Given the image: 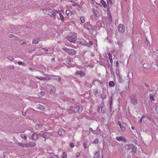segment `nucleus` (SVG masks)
I'll return each mask as SVG.
<instances>
[{
    "instance_id": "29",
    "label": "nucleus",
    "mask_w": 158,
    "mask_h": 158,
    "mask_svg": "<svg viewBox=\"0 0 158 158\" xmlns=\"http://www.w3.org/2000/svg\"><path fill=\"white\" fill-rule=\"evenodd\" d=\"M81 20V22L82 23H84L85 21V18L84 16H82L80 18Z\"/></svg>"
},
{
    "instance_id": "53",
    "label": "nucleus",
    "mask_w": 158,
    "mask_h": 158,
    "mask_svg": "<svg viewBox=\"0 0 158 158\" xmlns=\"http://www.w3.org/2000/svg\"><path fill=\"white\" fill-rule=\"evenodd\" d=\"M110 61L111 63V64H112V62H113L112 58V57H111V58H110Z\"/></svg>"
},
{
    "instance_id": "9",
    "label": "nucleus",
    "mask_w": 158,
    "mask_h": 158,
    "mask_svg": "<svg viewBox=\"0 0 158 158\" xmlns=\"http://www.w3.org/2000/svg\"><path fill=\"white\" fill-rule=\"evenodd\" d=\"M43 125L40 124H37L35 126V129L38 131H41L43 129Z\"/></svg>"
},
{
    "instance_id": "61",
    "label": "nucleus",
    "mask_w": 158,
    "mask_h": 158,
    "mask_svg": "<svg viewBox=\"0 0 158 158\" xmlns=\"http://www.w3.org/2000/svg\"><path fill=\"white\" fill-rule=\"evenodd\" d=\"M22 114L24 116H25L26 115V112H22Z\"/></svg>"
},
{
    "instance_id": "34",
    "label": "nucleus",
    "mask_w": 158,
    "mask_h": 158,
    "mask_svg": "<svg viewBox=\"0 0 158 158\" xmlns=\"http://www.w3.org/2000/svg\"><path fill=\"white\" fill-rule=\"evenodd\" d=\"M144 117H143V116L141 118H140V119L139 120V121L138 122V123L139 124H141L142 123V120H143V119L144 118Z\"/></svg>"
},
{
    "instance_id": "31",
    "label": "nucleus",
    "mask_w": 158,
    "mask_h": 158,
    "mask_svg": "<svg viewBox=\"0 0 158 158\" xmlns=\"http://www.w3.org/2000/svg\"><path fill=\"white\" fill-rule=\"evenodd\" d=\"M66 154V152H64L62 155V158H67Z\"/></svg>"
},
{
    "instance_id": "12",
    "label": "nucleus",
    "mask_w": 158,
    "mask_h": 158,
    "mask_svg": "<svg viewBox=\"0 0 158 158\" xmlns=\"http://www.w3.org/2000/svg\"><path fill=\"white\" fill-rule=\"evenodd\" d=\"M133 148H134V146L133 144H126L125 146V148L127 150L131 149Z\"/></svg>"
},
{
    "instance_id": "23",
    "label": "nucleus",
    "mask_w": 158,
    "mask_h": 158,
    "mask_svg": "<svg viewBox=\"0 0 158 158\" xmlns=\"http://www.w3.org/2000/svg\"><path fill=\"white\" fill-rule=\"evenodd\" d=\"M109 85L110 87H113L114 85V83L113 81H110L109 83Z\"/></svg>"
},
{
    "instance_id": "40",
    "label": "nucleus",
    "mask_w": 158,
    "mask_h": 158,
    "mask_svg": "<svg viewBox=\"0 0 158 158\" xmlns=\"http://www.w3.org/2000/svg\"><path fill=\"white\" fill-rule=\"evenodd\" d=\"M94 94L95 95H97L98 93V90L97 89H95L94 90Z\"/></svg>"
},
{
    "instance_id": "36",
    "label": "nucleus",
    "mask_w": 158,
    "mask_h": 158,
    "mask_svg": "<svg viewBox=\"0 0 158 158\" xmlns=\"http://www.w3.org/2000/svg\"><path fill=\"white\" fill-rule=\"evenodd\" d=\"M70 147L71 148H73L74 146V144L73 143H70Z\"/></svg>"
},
{
    "instance_id": "19",
    "label": "nucleus",
    "mask_w": 158,
    "mask_h": 158,
    "mask_svg": "<svg viewBox=\"0 0 158 158\" xmlns=\"http://www.w3.org/2000/svg\"><path fill=\"white\" fill-rule=\"evenodd\" d=\"M51 92L52 93H55L56 92L55 87L53 86H51Z\"/></svg>"
},
{
    "instance_id": "14",
    "label": "nucleus",
    "mask_w": 158,
    "mask_h": 158,
    "mask_svg": "<svg viewBox=\"0 0 158 158\" xmlns=\"http://www.w3.org/2000/svg\"><path fill=\"white\" fill-rule=\"evenodd\" d=\"M52 77H55L54 78H52V79H54L55 80L58 81H60L61 80V77H60L59 76H55V75H52Z\"/></svg>"
},
{
    "instance_id": "16",
    "label": "nucleus",
    "mask_w": 158,
    "mask_h": 158,
    "mask_svg": "<svg viewBox=\"0 0 158 158\" xmlns=\"http://www.w3.org/2000/svg\"><path fill=\"white\" fill-rule=\"evenodd\" d=\"M37 109L41 110L43 111L44 110V108L43 106L40 104L38 105L37 106Z\"/></svg>"
},
{
    "instance_id": "6",
    "label": "nucleus",
    "mask_w": 158,
    "mask_h": 158,
    "mask_svg": "<svg viewBox=\"0 0 158 158\" xmlns=\"http://www.w3.org/2000/svg\"><path fill=\"white\" fill-rule=\"evenodd\" d=\"M118 29L119 32L120 34H122L125 31V26L123 24L120 23L118 26Z\"/></svg>"
},
{
    "instance_id": "42",
    "label": "nucleus",
    "mask_w": 158,
    "mask_h": 158,
    "mask_svg": "<svg viewBox=\"0 0 158 158\" xmlns=\"http://www.w3.org/2000/svg\"><path fill=\"white\" fill-rule=\"evenodd\" d=\"M71 62L69 59H68L66 61V63L69 64H71Z\"/></svg>"
},
{
    "instance_id": "11",
    "label": "nucleus",
    "mask_w": 158,
    "mask_h": 158,
    "mask_svg": "<svg viewBox=\"0 0 158 158\" xmlns=\"http://www.w3.org/2000/svg\"><path fill=\"white\" fill-rule=\"evenodd\" d=\"M76 51L73 49H69L68 53L70 55H73L76 54Z\"/></svg>"
},
{
    "instance_id": "37",
    "label": "nucleus",
    "mask_w": 158,
    "mask_h": 158,
    "mask_svg": "<svg viewBox=\"0 0 158 158\" xmlns=\"http://www.w3.org/2000/svg\"><path fill=\"white\" fill-rule=\"evenodd\" d=\"M62 49H63V50L65 51V52H66L67 53L68 52V50H69V48H65V47L63 48Z\"/></svg>"
},
{
    "instance_id": "33",
    "label": "nucleus",
    "mask_w": 158,
    "mask_h": 158,
    "mask_svg": "<svg viewBox=\"0 0 158 158\" xmlns=\"http://www.w3.org/2000/svg\"><path fill=\"white\" fill-rule=\"evenodd\" d=\"M8 68L11 69H14L15 66L13 65H10L8 67Z\"/></svg>"
},
{
    "instance_id": "50",
    "label": "nucleus",
    "mask_w": 158,
    "mask_h": 158,
    "mask_svg": "<svg viewBox=\"0 0 158 158\" xmlns=\"http://www.w3.org/2000/svg\"><path fill=\"white\" fill-rule=\"evenodd\" d=\"M71 15L73 14H75L76 13V12L74 11H71Z\"/></svg>"
},
{
    "instance_id": "28",
    "label": "nucleus",
    "mask_w": 158,
    "mask_h": 158,
    "mask_svg": "<svg viewBox=\"0 0 158 158\" xmlns=\"http://www.w3.org/2000/svg\"><path fill=\"white\" fill-rule=\"evenodd\" d=\"M110 109L111 110L112 106V97H111V101L110 102Z\"/></svg>"
},
{
    "instance_id": "45",
    "label": "nucleus",
    "mask_w": 158,
    "mask_h": 158,
    "mask_svg": "<svg viewBox=\"0 0 158 158\" xmlns=\"http://www.w3.org/2000/svg\"><path fill=\"white\" fill-rule=\"evenodd\" d=\"M93 44V43L92 42H91V41H89V43H88V45H87V46H89V45H92Z\"/></svg>"
},
{
    "instance_id": "2",
    "label": "nucleus",
    "mask_w": 158,
    "mask_h": 158,
    "mask_svg": "<svg viewBox=\"0 0 158 158\" xmlns=\"http://www.w3.org/2000/svg\"><path fill=\"white\" fill-rule=\"evenodd\" d=\"M155 96L156 95L151 90H149V92H148L147 94V97L146 99L147 100L149 98L150 99V101H149L148 103L150 106H153V107L155 106V105H153V104L152 103L155 100L154 96Z\"/></svg>"
},
{
    "instance_id": "22",
    "label": "nucleus",
    "mask_w": 158,
    "mask_h": 158,
    "mask_svg": "<svg viewBox=\"0 0 158 158\" xmlns=\"http://www.w3.org/2000/svg\"><path fill=\"white\" fill-rule=\"evenodd\" d=\"M66 14L68 16H71V10H66L65 12Z\"/></svg>"
},
{
    "instance_id": "8",
    "label": "nucleus",
    "mask_w": 158,
    "mask_h": 158,
    "mask_svg": "<svg viewBox=\"0 0 158 158\" xmlns=\"http://www.w3.org/2000/svg\"><path fill=\"white\" fill-rule=\"evenodd\" d=\"M58 134L61 137H64L65 135V132L64 130L62 129H60L59 130Z\"/></svg>"
},
{
    "instance_id": "35",
    "label": "nucleus",
    "mask_w": 158,
    "mask_h": 158,
    "mask_svg": "<svg viewBox=\"0 0 158 158\" xmlns=\"http://www.w3.org/2000/svg\"><path fill=\"white\" fill-rule=\"evenodd\" d=\"M80 75L81 77H83L84 76L85 74L82 71H80Z\"/></svg>"
},
{
    "instance_id": "15",
    "label": "nucleus",
    "mask_w": 158,
    "mask_h": 158,
    "mask_svg": "<svg viewBox=\"0 0 158 158\" xmlns=\"http://www.w3.org/2000/svg\"><path fill=\"white\" fill-rule=\"evenodd\" d=\"M116 139L117 140L119 141H124L125 139L124 137L122 136L117 137Z\"/></svg>"
},
{
    "instance_id": "56",
    "label": "nucleus",
    "mask_w": 158,
    "mask_h": 158,
    "mask_svg": "<svg viewBox=\"0 0 158 158\" xmlns=\"http://www.w3.org/2000/svg\"><path fill=\"white\" fill-rule=\"evenodd\" d=\"M38 136H41L42 137H43V134H38Z\"/></svg>"
},
{
    "instance_id": "55",
    "label": "nucleus",
    "mask_w": 158,
    "mask_h": 158,
    "mask_svg": "<svg viewBox=\"0 0 158 158\" xmlns=\"http://www.w3.org/2000/svg\"><path fill=\"white\" fill-rule=\"evenodd\" d=\"M108 54L109 56L110 59V58H111V57H112V56H111V54H110V53H108Z\"/></svg>"
},
{
    "instance_id": "41",
    "label": "nucleus",
    "mask_w": 158,
    "mask_h": 158,
    "mask_svg": "<svg viewBox=\"0 0 158 158\" xmlns=\"http://www.w3.org/2000/svg\"><path fill=\"white\" fill-rule=\"evenodd\" d=\"M40 94L41 96H43V95H44V93L43 91H41L40 93Z\"/></svg>"
},
{
    "instance_id": "52",
    "label": "nucleus",
    "mask_w": 158,
    "mask_h": 158,
    "mask_svg": "<svg viewBox=\"0 0 158 158\" xmlns=\"http://www.w3.org/2000/svg\"><path fill=\"white\" fill-rule=\"evenodd\" d=\"M93 131V130L91 128H90L89 129V133H90L91 132Z\"/></svg>"
},
{
    "instance_id": "54",
    "label": "nucleus",
    "mask_w": 158,
    "mask_h": 158,
    "mask_svg": "<svg viewBox=\"0 0 158 158\" xmlns=\"http://www.w3.org/2000/svg\"><path fill=\"white\" fill-rule=\"evenodd\" d=\"M156 112L158 113V104H157V106H156Z\"/></svg>"
},
{
    "instance_id": "25",
    "label": "nucleus",
    "mask_w": 158,
    "mask_h": 158,
    "mask_svg": "<svg viewBox=\"0 0 158 158\" xmlns=\"http://www.w3.org/2000/svg\"><path fill=\"white\" fill-rule=\"evenodd\" d=\"M7 59L10 60L12 61L14 59V58L13 56H10L7 57Z\"/></svg>"
},
{
    "instance_id": "60",
    "label": "nucleus",
    "mask_w": 158,
    "mask_h": 158,
    "mask_svg": "<svg viewBox=\"0 0 158 158\" xmlns=\"http://www.w3.org/2000/svg\"><path fill=\"white\" fill-rule=\"evenodd\" d=\"M18 145L19 146H22V144L18 142Z\"/></svg>"
},
{
    "instance_id": "59",
    "label": "nucleus",
    "mask_w": 158,
    "mask_h": 158,
    "mask_svg": "<svg viewBox=\"0 0 158 158\" xmlns=\"http://www.w3.org/2000/svg\"><path fill=\"white\" fill-rule=\"evenodd\" d=\"M143 66L144 68H145V69L146 68V67H147L146 64H143Z\"/></svg>"
},
{
    "instance_id": "57",
    "label": "nucleus",
    "mask_w": 158,
    "mask_h": 158,
    "mask_svg": "<svg viewBox=\"0 0 158 158\" xmlns=\"http://www.w3.org/2000/svg\"><path fill=\"white\" fill-rule=\"evenodd\" d=\"M80 156V153L79 152H77L76 155L77 157H78Z\"/></svg>"
},
{
    "instance_id": "20",
    "label": "nucleus",
    "mask_w": 158,
    "mask_h": 158,
    "mask_svg": "<svg viewBox=\"0 0 158 158\" xmlns=\"http://www.w3.org/2000/svg\"><path fill=\"white\" fill-rule=\"evenodd\" d=\"M93 12L96 16L98 17L99 16V13L97 10L94 9L93 10Z\"/></svg>"
},
{
    "instance_id": "64",
    "label": "nucleus",
    "mask_w": 158,
    "mask_h": 158,
    "mask_svg": "<svg viewBox=\"0 0 158 158\" xmlns=\"http://www.w3.org/2000/svg\"><path fill=\"white\" fill-rule=\"evenodd\" d=\"M44 74V75L46 76H48V75L47 74L44 73V72H42Z\"/></svg>"
},
{
    "instance_id": "21",
    "label": "nucleus",
    "mask_w": 158,
    "mask_h": 158,
    "mask_svg": "<svg viewBox=\"0 0 158 158\" xmlns=\"http://www.w3.org/2000/svg\"><path fill=\"white\" fill-rule=\"evenodd\" d=\"M39 40L38 39H34L32 42V43L33 44H37L38 43Z\"/></svg>"
},
{
    "instance_id": "10",
    "label": "nucleus",
    "mask_w": 158,
    "mask_h": 158,
    "mask_svg": "<svg viewBox=\"0 0 158 158\" xmlns=\"http://www.w3.org/2000/svg\"><path fill=\"white\" fill-rule=\"evenodd\" d=\"M32 139L33 140H37L38 139V135L35 132H34L31 136Z\"/></svg>"
},
{
    "instance_id": "62",
    "label": "nucleus",
    "mask_w": 158,
    "mask_h": 158,
    "mask_svg": "<svg viewBox=\"0 0 158 158\" xmlns=\"http://www.w3.org/2000/svg\"><path fill=\"white\" fill-rule=\"evenodd\" d=\"M38 85L37 84H36L35 85V87H33V88H36L37 87Z\"/></svg>"
},
{
    "instance_id": "39",
    "label": "nucleus",
    "mask_w": 158,
    "mask_h": 158,
    "mask_svg": "<svg viewBox=\"0 0 158 158\" xmlns=\"http://www.w3.org/2000/svg\"><path fill=\"white\" fill-rule=\"evenodd\" d=\"M46 78L45 77H40L39 78V80H46Z\"/></svg>"
},
{
    "instance_id": "1",
    "label": "nucleus",
    "mask_w": 158,
    "mask_h": 158,
    "mask_svg": "<svg viewBox=\"0 0 158 158\" xmlns=\"http://www.w3.org/2000/svg\"><path fill=\"white\" fill-rule=\"evenodd\" d=\"M48 14L54 19H56L57 14H58L60 15V18L62 22L64 21V18L63 15L61 13V11L55 9H49L47 10Z\"/></svg>"
},
{
    "instance_id": "7",
    "label": "nucleus",
    "mask_w": 158,
    "mask_h": 158,
    "mask_svg": "<svg viewBox=\"0 0 158 158\" xmlns=\"http://www.w3.org/2000/svg\"><path fill=\"white\" fill-rule=\"evenodd\" d=\"M52 132H47L43 133V137L45 139H48L50 138L52 135ZM44 141H46V139H44Z\"/></svg>"
},
{
    "instance_id": "51",
    "label": "nucleus",
    "mask_w": 158,
    "mask_h": 158,
    "mask_svg": "<svg viewBox=\"0 0 158 158\" xmlns=\"http://www.w3.org/2000/svg\"><path fill=\"white\" fill-rule=\"evenodd\" d=\"M83 146L85 149L87 148L85 142L83 143Z\"/></svg>"
},
{
    "instance_id": "27",
    "label": "nucleus",
    "mask_w": 158,
    "mask_h": 158,
    "mask_svg": "<svg viewBox=\"0 0 158 158\" xmlns=\"http://www.w3.org/2000/svg\"><path fill=\"white\" fill-rule=\"evenodd\" d=\"M102 106H99L98 109V112H102Z\"/></svg>"
},
{
    "instance_id": "47",
    "label": "nucleus",
    "mask_w": 158,
    "mask_h": 158,
    "mask_svg": "<svg viewBox=\"0 0 158 158\" xmlns=\"http://www.w3.org/2000/svg\"><path fill=\"white\" fill-rule=\"evenodd\" d=\"M80 71H77L75 73V75L76 76L78 75H80Z\"/></svg>"
},
{
    "instance_id": "3",
    "label": "nucleus",
    "mask_w": 158,
    "mask_h": 158,
    "mask_svg": "<svg viewBox=\"0 0 158 158\" xmlns=\"http://www.w3.org/2000/svg\"><path fill=\"white\" fill-rule=\"evenodd\" d=\"M83 109V107L81 105H79L78 106L75 105L70 107V110L74 113L78 112L80 113L81 112Z\"/></svg>"
},
{
    "instance_id": "44",
    "label": "nucleus",
    "mask_w": 158,
    "mask_h": 158,
    "mask_svg": "<svg viewBox=\"0 0 158 158\" xmlns=\"http://www.w3.org/2000/svg\"><path fill=\"white\" fill-rule=\"evenodd\" d=\"M98 143V139H96L94 141V143H95V144H97Z\"/></svg>"
},
{
    "instance_id": "18",
    "label": "nucleus",
    "mask_w": 158,
    "mask_h": 158,
    "mask_svg": "<svg viewBox=\"0 0 158 158\" xmlns=\"http://www.w3.org/2000/svg\"><path fill=\"white\" fill-rule=\"evenodd\" d=\"M100 2L102 4V5L104 7L106 8V7L107 6L104 0H101Z\"/></svg>"
},
{
    "instance_id": "4",
    "label": "nucleus",
    "mask_w": 158,
    "mask_h": 158,
    "mask_svg": "<svg viewBox=\"0 0 158 158\" xmlns=\"http://www.w3.org/2000/svg\"><path fill=\"white\" fill-rule=\"evenodd\" d=\"M70 36L67 37V39L70 42L74 43L77 40L76 36L77 34L75 33H71L70 35Z\"/></svg>"
},
{
    "instance_id": "63",
    "label": "nucleus",
    "mask_w": 158,
    "mask_h": 158,
    "mask_svg": "<svg viewBox=\"0 0 158 158\" xmlns=\"http://www.w3.org/2000/svg\"><path fill=\"white\" fill-rule=\"evenodd\" d=\"M118 61H117L116 62V65L117 67H118Z\"/></svg>"
},
{
    "instance_id": "43",
    "label": "nucleus",
    "mask_w": 158,
    "mask_h": 158,
    "mask_svg": "<svg viewBox=\"0 0 158 158\" xmlns=\"http://www.w3.org/2000/svg\"><path fill=\"white\" fill-rule=\"evenodd\" d=\"M118 81L119 82L123 83V80H122L121 78L119 77L118 79Z\"/></svg>"
},
{
    "instance_id": "48",
    "label": "nucleus",
    "mask_w": 158,
    "mask_h": 158,
    "mask_svg": "<svg viewBox=\"0 0 158 158\" xmlns=\"http://www.w3.org/2000/svg\"><path fill=\"white\" fill-rule=\"evenodd\" d=\"M8 37L9 38H11L15 37V36L14 35L10 34L8 35Z\"/></svg>"
},
{
    "instance_id": "49",
    "label": "nucleus",
    "mask_w": 158,
    "mask_h": 158,
    "mask_svg": "<svg viewBox=\"0 0 158 158\" xmlns=\"http://www.w3.org/2000/svg\"><path fill=\"white\" fill-rule=\"evenodd\" d=\"M24 64V63H23L22 62H21V61H19L18 62V64L20 65H21V64H23V65H24V64Z\"/></svg>"
},
{
    "instance_id": "24",
    "label": "nucleus",
    "mask_w": 158,
    "mask_h": 158,
    "mask_svg": "<svg viewBox=\"0 0 158 158\" xmlns=\"http://www.w3.org/2000/svg\"><path fill=\"white\" fill-rule=\"evenodd\" d=\"M20 136L23 139H24L25 140H27V136L25 135L24 134H21Z\"/></svg>"
},
{
    "instance_id": "46",
    "label": "nucleus",
    "mask_w": 158,
    "mask_h": 158,
    "mask_svg": "<svg viewBox=\"0 0 158 158\" xmlns=\"http://www.w3.org/2000/svg\"><path fill=\"white\" fill-rule=\"evenodd\" d=\"M21 146L23 147H27V144H25V143L22 144Z\"/></svg>"
},
{
    "instance_id": "17",
    "label": "nucleus",
    "mask_w": 158,
    "mask_h": 158,
    "mask_svg": "<svg viewBox=\"0 0 158 158\" xmlns=\"http://www.w3.org/2000/svg\"><path fill=\"white\" fill-rule=\"evenodd\" d=\"M100 155L98 152H97L94 153V158H99Z\"/></svg>"
},
{
    "instance_id": "26",
    "label": "nucleus",
    "mask_w": 158,
    "mask_h": 158,
    "mask_svg": "<svg viewBox=\"0 0 158 158\" xmlns=\"http://www.w3.org/2000/svg\"><path fill=\"white\" fill-rule=\"evenodd\" d=\"M71 2L72 3H74V4H72V6H79V4L77 3L76 2L73 1H71Z\"/></svg>"
},
{
    "instance_id": "32",
    "label": "nucleus",
    "mask_w": 158,
    "mask_h": 158,
    "mask_svg": "<svg viewBox=\"0 0 158 158\" xmlns=\"http://www.w3.org/2000/svg\"><path fill=\"white\" fill-rule=\"evenodd\" d=\"M107 3L108 5H110L111 6L112 4V2L111 0H107Z\"/></svg>"
},
{
    "instance_id": "13",
    "label": "nucleus",
    "mask_w": 158,
    "mask_h": 158,
    "mask_svg": "<svg viewBox=\"0 0 158 158\" xmlns=\"http://www.w3.org/2000/svg\"><path fill=\"white\" fill-rule=\"evenodd\" d=\"M36 144L35 142H31L27 144V147H33L35 146Z\"/></svg>"
},
{
    "instance_id": "5",
    "label": "nucleus",
    "mask_w": 158,
    "mask_h": 158,
    "mask_svg": "<svg viewBox=\"0 0 158 158\" xmlns=\"http://www.w3.org/2000/svg\"><path fill=\"white\" fill-rule=\"evenodd\" d=\"M130 101L131 103L134 105H135L137 103V98L135 94H133L130 96Z\"/></svg>"
},
{
    "instance_id": "58",
    "label": "nucleus",
    "mask_w": 158,
    "mask_h": 158,
    "mask_svg": "<svg viewBox=\"0 0 158 158\" xmlns=\"http://www.w3.org/2000/svg\"><path fill=\"white\" fill-rule=\"evenodd\" d=\"M118 123L119 125V127H121V126L122 125L121 124L120 121H118Z\"/></svg>"
},
{
    "instance_id": "38",
    "label": "nucleus",
    "mask_w": 158,
    "mask_h": 158,
    "mask_svg": "<svg viewBox=\"0 0 158 158\" xmlns=\"http://www.w3.org/2000/svg\"><path fill=\"white\" fill-rule=\"evenodd\" d=\"M121 131L123 132H124L126 131L125 127L123 126L121 128Z\"/></svg>"
},
{
    "instance_id": "30",
    "label": "nucleus",
    "mask_w": 158,
    "mask_h": 158,
    "mask_svg": "<svg viewBox=\"0 0 158 158\" xmlns=\"http://www.w3.org/2000/svg\"><path fill=\"white\" fill-rule=\"evenodd\" d=\"M132 151L131 152H133L134 153H135L136 152V148H135V147L134 146V148L131 149Z\"/></svg>"
}]
</instances>
